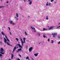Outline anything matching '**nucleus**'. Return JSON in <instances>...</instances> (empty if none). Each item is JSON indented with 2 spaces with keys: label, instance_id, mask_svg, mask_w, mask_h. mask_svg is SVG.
Wrapping results in <instances>:
<instances>
[{
  "label": "nucleus",
  "instance_id": "obj_1",
  "mask_svg": "<svg viewBox=\"0 0 60 60\" xmlns=\"http://www.w3.org/2000/svg\"><path fill=\"white\" fill-rule=\"evenodd\" d=\"M17 46H19V48H20L18 49V50L16 52L18 53V52L19 51H20V50H22L21 48H22L23 46H22H22H21V45H20L19 44H17Z\"/></svg>",
  "mask_w": 60,
  "mask_h": 60
},
{
  "label": "nucleus",
  "instance_id": "obj_2",
  "mask_svg": "<svg viewBox=\"0 0 60 60\" xmlns=\"http://www.w3.org/2000/svg\"><path fill=\"white\" fill-rule=\"evenodd\" d=\"M25 40H26V38H23V42L22 41V39L21 38L20 39V40L21 41L22 45V46H23V43H24L25 42Z\"/></svg>",
  "mask_w": 60,
  "mask_h": 60
},
{
  "label": "nucleus",
  "instance_id": "obj_3",
  "mask_svg": "<svg viewBox=\"0 0 60 60\" xmlns=\"http://www.w3.org/2000/svg\"><path fill=\"white\" fill-rule=\"evenodd\" d=\"M57 33H56L52 34L53 35L52 36L53 37V38H55L56 37V35H57Z\"/></svg>",
  "mask_w": 60,
  "mask_h": 60
},
{
  "label": "nucleus",
  "instance_id": "obj_4",
  "mask_svg": "<svg viewBox=\"0 0 60 60\" xmlns=\"http://www.w3.org/2000/svg\"><path fill=\"white\" fill-rule=\"evenodd\" d=\"M4 42L5 43H6V42H7V40H6V38H4Z\"/></svg>",
  "mask_w": 60,
  "mask_h": 60
},
{
  "label": "nucleus",
  "instance_id": "obj_5",
  "mask_svg": "<svg viewBox=\"0 0 60 60\" xmlns=\"http://www.w3.org/2000/svg\"><path fill=\"white\" fill-rule=\"evenodd\" d=\"M0 52H4V50L3 49L1 48L0 49Z\"/></svg>",
  "mask_w": 60,
  "mask_h": 60
},
{
  "label": "nucleus",
  "instance_id": "obj_6",
  "mask_svg": "<svg viewBox=\"0 0 60 60\" xmlns=\"http://www.w3.org/2000/svg\"><path fill=\"white\" fill-rule=\"evenodd\" d=\"M32 49H33V48L32 47H30V48L29 49V51L30 52H31V51H32Z\"/></svg>",
  "mask_w": 60,
  "mask_h": 60
},
{
  "label": "nucleus",
  "instance_id": "obj_7",
  "mask_svg": "<svg viewBox=\"0 0 60 60\" xmlns=\"http://www.w3.org/2000/svg\"><path fill=\"white\" fill-rule=\"evenodd\" d=\"M5 37L6 38L7 41H10V40H9L8 39V38L7 37H6V35H5Z\"/></svg>",
  "mask_w": 60,
  "mask_h": 60
},
{
  "label": "nucleus",
  "instance_id": "obj_8",
  "mask_svg": "<svg viewBox=\"0 0 60 60\" xmlns=\"http://www.w3.org/2000/svg\"><path fill=\"white\" fill-rule=\"evenodd\" d=\"M1 34H2V35H5V34L3 32V31H2L1 32Z\"/></svg>",
  "mask_w": 60,
  "mask_h": 60
},
{
  "label": "nucleus",
  "instance_id": "obj_9",
  "mask_svg": "<svg viewBox=\"0 0 60 60\" xmlns=\"http://www.w3.org/2000/svg\"><path fill=\"white\" fill-rule=\"evenodd\" d=\"M16 49V47H15L14 48V49L13 50L12 52H14L15 50V49Z\"/></svg>",
  "mask_w": 60,
  "mask_h": 60
},
{
  "label": "nucleus",
  "instance_id": "obj_10",
  "mask_svg": "<svg viewBox=\"0 0 60 60\" xmlns=\"http://www.w3.org/2000/svg\"><path fill=\"white\" fill-rule=\"evenodd\" d=\"M13 57H14V56H13V54H12L11 57V58L12 59H13Z\"/></svg>",
  "mask_w": 60,
  "mask_h": 60
},
{
  "label": "nucleus",
  "instance_id": "obj_11",
  "mask_svg": "<svg viewBox=\"0 0 60 60\" xmlns=\"http://www.w3.org/2000/svg\"><path fill=\"white\" fill-rule=\"evenodd\" d=\"M34 55L36 57L38 56V53H36L35 54H34Z\"/></svg>",
  "mask_w": 60,
  "mask_h": 60
},
{
  "label": "nucleus",
  "instance_id": "obj_12",
  "mask_svg": "<svg viewBox=\"0 0 60 60\" xmlns=\"http://www.w3.org/2000/svg\"><path fill=\"white\" fill-rule=\"evenodd\" d=\"M48 16H46L45 17V18L46 20H48Z\"/></svg>",
  "mask_w": 60,
  "mask_h": 60
},
{
  "label": "nucleus",
  "instance_id": "obj_13",
  "mask_svg": "<svg viewBox=\"0 0 60 60\" xmlns=\"http://www.w3.org/2000/svg\"><path fill=\"white\" fill-rule=\"evenodd\" d=\"M7 44H8V45H9V46H12V45H10V44H9V43H8V42H7Z\"/></svg>",
  "mask_w": 60,
  "mask_h": 60
},
{
  "label": "nucleus",
  "instance_id": "obj_14",
  "mask_svg": "<svg viewBox=\"0 0 60 60\" xmlns=\"http://www.w3.org/2000/svg\"><path fill=\"white\" fill-rule=\"evenodd\" d=\"M53 28H54V27L53 26L49 28V29H51Z\"/></svg>",
  "mask_w": 60,
  "mask_h": 60
},
{
  "label": "nucleus",
  "instance_id": "obj_15",
  "mask_svg": "<svg viewBox=\"0 0 60 60\" xmlns=\"http://www.w3.org/2000/svg\"><path fill=\"white\" fill-rule=\"evenodd\" d=\"M3 52H0V53L1 54H2V55H4V53Z\"/></svg>",
  "mask_w": 60,
  "mask_h": 60
},
{
  "label": "nucleus",
  "instance_id": "obj_16",
  "mask_svg": "<svg viewBox=\"0 0 60 60\" xmlns=\"http://www.w3.org/2000/svg\"><path fill=\"white\" fill-rule=\"evenodd\" d=\"M31 27L32 29H34H34H35V28H34V27L33 28L32 26H31Z\"/></svg>",
  "mask_w": 60,
  "mask_h": 60
},
{
  "label": "nucleus",
  "instance_id": "obj_17",
  "mask_svg": "<svg viewBox=\"0 0 60 60\" xmlns=\"http://www.w3.org/2000/svg\"><path fill=\"white\" fill-rule=\"evenodd\" d=\"M32 1H30L29 3V4H30V5H31V4H32Z\"/></svg>",
  "mask_w": 60,
  "mask_h": 60
},
{
  "label": "nucleus",
  "instance_id": "obj_18",
  "mask_svg": "<svg viewBox=\"0 0 60 60\" xmlns=\"http://www.w3.org/2000/svg\"><path fill=\"white\" fill-rule=\"evenodd\" d=\"M26 59H28V60H29V58L28 57H27L26 58Z\"/></svg>",
  "mask_w": 60,
  "mask_h": 60
},
{
  "label": "nucleus",
  "instance_id": "obj_19",
  "mask_svg": "<svg viewBox=\"0 0 60 60\" xmlns=\"http://www.w3.org/2000/svg\"><path fill=\"white\" fill-rule=\"evenodd\" d=\"M54 43V41L52 40H51V43Z\"/></svg>",
  "mask_w": 60,
  "mask_h": 60
},
{
  "label": "nucleus",
  "instance_id": "obj_20",
  "mask_svg": "<svg viewBox=\"0 0 60 60\" xmlns=\"http://www.w3.org/2000/svg\"><path fill=\"white\" fill-rule=\"evenodd\" d=\"M33 31H34L35 33V32H36V30L34 29L33 30Z\"/></svg>",
  "mask_w": 60,
  "mask_h": 60
},
{
  "label": "nucleus",
  "instance_id": "obj_21",
  "mask_svg": "<svg viewBox=\"0 0 60 60\" xmlns=\"http://www.w3.org/2000/svg\"><path fill=\"white\" fill-rule=\"evenodd\" d=\"M10 23L11 24H12L13 23V22L12 21H11L10 22Z\"/></svg>",
  "mask_w": 60,
  "mask_h": 60
},
{
  "label": "nucleus",
  "instance_id": "obj_22",
  "mask_svg": "<svg viewBox=\"0 0 60 60\" xmlns=\"http://www.w3.org/2000/svg\"><path fill=\"white\" fill-rule=\"evenodd\" d=\"M46 36H45V35L44 34L43 35V37H44V38H46Z\"/></svg>",
  "mask_w": 60,
  "mask_h": 60
},
{
  "label": "nucleus",
  "instance_id": "obj_23",
  "mask_svg": "<svg viewBox=\"0 0 60 60\" xmlns=\"http://www.w3.org/2000/svg\"><path fill=\"white\" fill-rule=\"evenodd\" d=\"M37 35L38 36H39L40 35V34L39 33H38L37 34Z\"/></svg>",
  "mask_w": 60,
  "mask_h": 60
},
{
  "label": "nucleus",
  "instance_id": "obj_24",
  "mask_svg": "<svg viewBox=\"0 0 60 60\" xmlns=\"http://www.w3.org/2000/svg\"><path fill=\"white\" fill-rule=\"evenodd\" d=\"M25 35H27V33H26V31H25Z\"/></svg>",
  "mask_w": 60,
  "mask_h": 60
},
{
  "label": "nucleus",
  "instance_id": "obj_25",
  "mask_svg": "<svg viewBox=\"0 0 60 60\" xmlns=\"http://www.w3.org/2000/svg\"><path fill=\"white\" fill-rule=\"evenodd\" d=\"M47 30V29H45L44 28H43V30L44 31H45V30Z\"/></svg>",
  "mask_w": 60,
  "mask_h": 60
},
{
  "label": "nucleus",
  "instance_id": "obj_26",
  "mask_svg": "<svg viewBox=\"0 0 60 60\" xmlns=\"http://www.w3.org/2000/svg\"><path fill=\"white\" fill-rule=\"evenodd\" d=\"M60 25L59 26H58L56 28H60Z\"/></svg>",
  "mask_w": 60,
  "mask_h": 60
},
{
  "label": "nucleus",
  "instance_id": "obj_27",
  "mask_svg": "<svg viewBox=\"0 0 60 60\" xmlns=\"http://www.w3.org/2000/svg\"><path fill=\"white\" fill-rule=\"evenodd\" d=\"M16 40L17 41H19V39H18L17 38H16Z\"/></svg>",
  "mask_w": 60,
  "mask_h": 60
},
{
  "label": "nucleus",
  "instance_id": "obj_28",
  "mask_svg": "<svg viewBox=\"0 0 60 60\" xmlns=\"http://www.w3.org/2000/svg\"><path fill=\"white\" fill-rule=\"evenodd\" d=\"M3 7H4V6H0V8H3Z\"/></svg>",
  "mask_w": 60,
  "mask_h": 60
},
{
  "label": "nucleus",
  "instance_id": "obj_29",
  "mask_svg": "<svg viewBox=\"0 0 60 60\" xmlns=\"http://www.w3.org/2000/svg\"><path fill=\"white\" fill-rule=\"evenodd\" d=\"M49 5V4H48V2H47V3L46 4V5H47V6L48 5Z\"/></svg>",
  "mask_w": 60,
  "mask_h": 60
},
{
  "label": "nucleus",
  "instance_id": "obj_30",
  "mask_svg": "<svg viewBox=\"0 0 60 60\" xmlns=\"http://www.w3.org/2000/svg\"><path fill=\"white\" fill-rule=\"evenodd\" d=\"M57 38H58V39H60V37L58 36L57 37Z\"/></svg>",
  "mask_w": 60,
  "mask_h": 60
},
{
  "label": "nucleus",
  "instance_id": "obj_31",
  "mask_svg": "<svg viewBox=\"0 0 60 60\" xmlns=\"http://www.w3.org/2000/svg\"><path fill=\"white\" fill-rule=\"evenodd\" d=\"M2 56V54L0 53V57H1V56Z\"/></svg>",
  "mask_w": 60,
  "mask_h": 60
},
{
  "label": "nucleus",
  "instance_id": "obj_32",
  "mask_svg": "<svg viewBox=\"0 0 60 60\" xmlns=\"http://www.w3.org/2000/svg\"><path fill=\"white\" fill-rule=\"evenodd\" d=\"M12 24L13 25H15V23H12Z\"/></svg>",
  "mask_w": 60,
  "mask_h": 60
},
{
  "label": "nucleus",
  "instance_id": "obj_33",
  "mask_svg": "<svg viewBox=\"0 0 60 60\" xmlns=\"http://www.w3.org/2000/svg\"><path fill=\"white\" fill-rule=\"evenodd\" d=\"M8 28L9 30H11V29H10V27H8Z\"/></svg>",
  "mask_w": 60,
  "mask_h": 60
},
{
  "label": "nucleus",
  "instance_id": "obj_34",
  "mask_svg": "<svg viewBox=\"0 0 60 60\" xmlns=\"http://www.w3.org/2000/svg\"><path fill=\"white\" fill-rule=\"evenodd\" d=\"M26 49H27V46H26Z\"/></svg>",
  "mask_w": 60,
  "mask_h": 60
},
{
  "label": "nucleus",
  "instance_id": "obj_35",
  "mask_svg": "<svg viewBox=\"0 0 60 60\" xmlns=\"http://www.w3.org/2000/svg\"><path fill=\"white\" fill-rule=\"evenodd\" d=\"M54 0H51V2H53V1H54Z\"/></svg>",
  "mask_w": 60,
  "mask_h": 60
},
{
  "label": "nucleus",
  "instance_id": "obj_36",
  "mask_svg": "<svg viewBox=\"0 0 60 60\" xmlns=\"http://www.w3.org/2000/svg\"><path fill=\"white\" fill-rule=\"evenodd\" d=\"M0 44H3V43H2V42H0Z\"/></svg>",
  "mask_w": 60,
  "mask_h": 60
},
{
  "label": "nucleus",
  "instance_id": "obj_37",
  "mask_svg": "<svg viewBox=\"0 0 60 60\" xmlns=\"http://www.w3.org/2000/svg\"><path fill=\"white\" fill-rule=\"evenodd\" d=\"M10 35H11V32H10Z\"/></svg>",
  "mask_w": 60,
  "mask_h": 60
},
{
  "label": "nucleus",
  "instance_id": "obj_38",
  "mask_svg": "<svg viewBox=\"0 0 60 60\" xmlns=\"http://www.w3.org/2000/svg\"><path fill=\"white\" fill-rule=\"evenodd\" d=\"M58 44H60V41L58 43Z\"/></svg>",
  "mask_w": 60,
  "mask_h": 60
},
{
  "label": "nucleus",
  "instance_id": "obj_39",
  "mask_svg": "<svg viewBox=\"0 0 60 60\" xmlns=\"http://www.w3.org/2000/svg\"><path fill=\"white\" fill-rule=\"evenodd\" d=\"M19 56L20 57H21V55H20V54H19Z\"/></svg>",
  "mask_w": 60,
  "mask_h": 60
},
{
  "label": "nucleus",
  "instance_id": "obj_40",
  "mask_svg": "<svg viewBox=\"0 0 60 60\" xmlns=\"http://www.w3.org/2000/svg\"><path fill=\"white\" fill-rule=\"evenodd\" d=\"M50 4H50V3H49L48 4L49 5H50Z\"/></svg>",
  "mask_w": 60,
  "mask_h": 60
},
{
  "label": "nucleus",
  "instance_id": "obj_41",
  "mask_svg": "<svg viewBox=\"0 0 60 60\" xmlns=\"http://www.w3.org/2000/svg\"><path fill=\"white\" fill-rule=\"evenodd\" d=\"M16 16L17 17V18H18V17H19V15H16Z\"/></svg>",
  "mask_w": 60,
  "mask_h": 60
},
{
  "label": "nucleus",
  "instance_id": "obj_42",
  "mask_svg": "<svg viewBox=\"0 0 60 60\" xmlns=\"http://www.w3.org/2000/svg\"><path fill=\"white\" fill-rule=\"evenodd\" d=\"M7 4H8L9 3V2H8V1H7V2H6Z\"/></svg>",
  "mask_w": 60,
  "mask_h": 60
},
{
  "label": "nucleus",
  "instance_id": "obj_43",
  "mask_svg": "<svg viewBox=\"0 0 60 60\" xmlns=\"http://www.w3.org/2000/svg\"><path fill=\"white\" fill-rule=\"evenodd\" d=\"M16 20H19V19L18 18H17L16 19Z\"/></svg>",
  "mask_w": 60,
  "mask_h": 60
},
{
  "label": "nucleus",
  "instance_id": "obj_44",
  "mask_svg": "<svg viewBox=\"0 0 60 60\" xmlns=\"http://www.w3.org/2000/svg\"><path fill=\"white\" fill-rule=\"evenodd\" d=\"M17 60H20V59H19V58H18Z\"/></svg>",
  "mask_w": 60,
  "mask_h": 60
},
{
  "label": "nucleus",
  "instance_id": "obj_45",
  "mask_svg": "<svg viewBox=\"0 0 60 60\" xmlns=\"http://www.w3.org/2000/svg\"><path fill=\"white\" fill-rule=\"evenodd\" d=\"M49 41V38L48 39V41Z\"/></svg>",
  "mask_w": 60,
  "mask_h": 60
},
{
  "label": "nucleus",
  "instance_id": "obj_46",
  "mask_svg": "<svg viewBox=\"0 0 60 60\" xmlns=\"http://www.w3.org/2000/svg\"><path fill=\"white\" fill-rule=\"evenodd\" d=\"M24 2H26V0H24Z\"/></svg>",
  "mask_w": 60,
  "mask_h": 60
},
{
  "label": "nucleus",
  "instance_id": "obj_47",
  "mask_svg": "<svg viewBox=\"0 0 60 60\" xmlns=\"http://www.w3.org/2000/svg\"><path fill=\"white\" fill-rule=\"evenodd\" d=\"M16 15H18V14L17 13H16Z\"/></svg>",
  "mask_w": 60,
  "mask_h": 60
},
{
  "label": "nucleus",
  "instance_id": "obj_48",
  "mask_svg": "<svg viewBox=\"0 0 60 60\" xmlns=\"http://www.w3.org/2000/svg\"><path fill=\"white\" fill-rule=\"evenodd\" d=\"M31 59H32V60H34V59H33V58H31Z\"/></svg>",
  "mask_w": 60,
  "mask_h": 60
},
{
  "label": "nucleus",
  "instance_id": "obj_49",
  "mask_svg": "<svg viewBox=\"0 0 60 60\" xmlns=\"http://www.w3.org/2000/svg\"><path fill=\"white\" fill-rule=\"evenodd\" d=\"M30 1H31V0H28V2H30Z\"/></svg>",
  "mask_w": 60,
  "mask_h": 60
},
{
  "label": "nucleus",
  "instance_id": "obj_50",
  "mask_svg": "<svg viewBox=\"0 0 60 60\" xmlns=\"http://www.w3.org/2000/svg\"><path fill=\"white\" fill-rule=\"evenodd\" d=\"M60 25V22L58 24V25Z\"/></svg>",
  "mask_w": 60,
  "mask_h": 60
},
{
  "label": "nucleus",
  "instance_id": "obj_51",
  "mask_svg": "<svg viewBox=\"0 0 60 60\" xmlns=\"http://www.w3.org/2000/svg\"><path fill=\"white\" fill-rule=\"evenodd\" d=\"M14 17L15 18V19H16V18H17V17Z\"/></svg>",
  "mask_w": 60,
  "mask_h": 60
},
{
  "label": "nucleus",
  "instance_id": "obj_52",
  "mask_svg": "<svg viewBox=\"0 0 60 60\" xmlns=\"http://www.w3.org/2000/svg\"><path fill=\"white\" fill-rule=\"evenodd\" d=\"M1 39H2V38L1 37L0 38Z\"/></svg>",
  "mask_w": 60,
  "mask_h": 60
},
{
  "label": "nucleus",
  "instance_id": "obj_53",
  "mask_svg": "<svg viewBox=\"0 0 60 60\" xmlns=\"http://www.w3.org/2000/svg\"><path fill=\"white\" fill-rule=\"evenodd\" d=\"M28 18H30V16H28Z\"/></svg>",
  "mask_w": 60,
  "mask_h": 60
},
{
  "label": "nucleus",
  "instance_id": "obj_54",
  "mask_svg": "<svg viewBox=\"0 0 60 60\" xmlns=\"http://www.w3.org/2000/svg\"><path fill=\"white\" fill-rule=\"evenodd\" d=\"M18 43L19 44V42H18Z\"/></svg>",
  "mask_w": 60,
  "mask_h": 60
},
{
  "label": "nucleus",
  "instance_id": "obj_55",
  "mask_svg": "<svg viewBox=\"0 0 60 60\" xmlns=\"http://www.w3.org/2000/svg\"><path fill=\"white\" fill-rule=\"evenodd\" d=\"M8 60H11V59H9Z\"/></svg>",
  "mask_w": 60,
  "mask_h": 60
},
{
  "label": "nucleus",
  "instance_id": "obj_56",
  "mask_svg": "<svg viewBox=\"0 0 60 60\" xmlns=\"http://www.w3.org/2000/svg\"><path fill=\"white\" fill-rule=\"evenodd\" d=\"M1 0V2H2V0Z\"/></svg>",
  "mask_w": 60,
  "mask_h": 60
},
{
  "label": "nucleus",
  "instance_id": "obj_57",
  "mask_svg": "<svg viewBox=\"0 0 60 60\" xmlns=\"http://www.w3.org/2000/svg\"><path fill=\"white\" fill-rule=\"evenodd\" d=\"M20 8H21V7H20Z\"/></svg>",
  "mask_w": 60,
  "mask_h": 60
},
{
  "label": "nucleus",
  "instance_id": "obj_58",
  "mask_svg": "<svg viewBox=\"0 0 60 60\" xmlns=\"http://www.w3.org/2000/svg\"><path fill=\"white\" fill-rule=\"evenodd\" d=\"M22 17H24V16H22Z\"/></svg>",
  "mask_w": 60,
  "mask_h": 60
},
{
  "label": "nucleus",
  "instance_id": "obj_59",
  "mask_svg": "<svg viewBox=\"0 0 60 60\" xmlns=\"http://www.w3.org/2000/svg\"><path fill=\"white\" fill-rule=\"evenodd\" d=\"M40 44V43H39V44Z\"/></svg>",
  "mask_w": 60,
  "mask_h": 60
}]
</instances>
